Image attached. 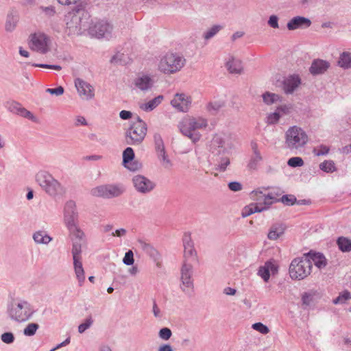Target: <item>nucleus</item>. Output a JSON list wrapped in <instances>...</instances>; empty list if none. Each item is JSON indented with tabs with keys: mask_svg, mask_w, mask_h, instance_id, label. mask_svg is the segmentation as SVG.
Wrapping results in <instances>:
<instances>
[{
	"mask_svg": "<svg viewBox=\"0 0 351 351\" xmlns=\"http://www.w3.org/2000/svg\"><path fill=\"white\" fill-rule=\"evenodd\" d=\"M339 249L343 252L351 251V240L344 237H340L337 240Z\"/></svg>",
	"mask_w": 351,
	"mask_h": 351,
	"instance_id": "nucleus-36",
	"label": "nucleus"
},
{
	"mask_svg": "<svg viewBox=\"0 0 351 351\" xmlns=\"http://www.w3.org/2000/svg\"><path fill=\"white\" fill-rule=\"evenodd\" d=\"M125 191L122 184H104L92 189L91 194L95 197L111 199L121 195Z\"/></svg>",
	"mask_w": 351,
	"mask_h": 351,
	"instance_id": "nucleus-9",
	"label": "nucleus"
},
{
	"mask_svg": "<svg viewBox=\"0 0 351 351\" xmlns=\"http://www.w3.org/2000/svg\"><path fill=\"white\" fill-rule=\"evenodd\" d=\"M193 265L191 263L184 262L181 268V289L186 294L191 295L193 292V280L192 279Z\"/></svg>",
	"mask_w": 351,
	"mask_h": 351,
	"instance_id": "nucleus-13",
	"label": "nucleus"
},
{
	"mask_svg": "<svg viewBox=\"0 0 351 351\" xmlns=\"http://www.w3.org/2000/svg\"><path fill=\"white\" fill-rule=\"evenodd\" d=\"M135 157L134 152L130 147H128L123 152V165L130 171H136L141 168V164L134 161Z\"/></svg>",
	"mask_w": 351,
	"mask_h": 351,
	"instance_id": "nucleus-17",
	"label": "nucleus"
},
{
	"mask_svg": "<svg viewBox=\"0 0 351 351\" xmlns=\"http://www.w3.org/2000/svg\"><path fill=\"white\" fill-rule=\"evenodd\" d=\"M130 125H132L137 127H143V128H147V123L139 117H136L135 121H132Z\"/></svg>",
	"mask_w": 351,
	"mask_h": 351,
	"instance_id": "nucleus-60",
	"label": "nucleus"
},
{
	"mask_svg": "<svg viewBox=\"0 0 351 351\" xmlns=\"http://www.w3.org/2000/svg\"><path fill=\"white\" fill-rule=\"evenodd\" d=\"M251 197L254 200L260 202L259 203L251 204L255 213H261L267 210L271 204L278 201L271 193L265 195L258 190L253 191L251 193Z\"/></svg>",
	"mask_w": 351,
	"mask_h": 351,
	"instance_id": "nucleus-11",
	"label": "nucleus"
},
{
	"mask_svg": "<svg viewBox=\"0 0 351 351\" xmlns=\"http://www.w3.org/2000/svg\"><path fill=\"white\" fill-rule=\"evenodd\" d=\"M268 25L274 29L278 28V17L276 15H271L268 20Z\"/></svg>",
	"mask_w": 351,
	"mask_h": 351,
	"instance_id": "nucleus-61",
	"label": "nucleus"
},
{
	"mask_svg": "<svg viewBox=\"0 0 351 351\" xmlns=\"http://www.w3.org/2000/svg\"><path fill=\"white\" fill-rule=\"evenodd\" d=\"M210 150L215 156L224 154L226 152V147L223 138L219 135H215L211 141Z\"/></svg>",
	"mask_w": 351,
	"mask_h": 351,
	"instance_id": "nucleus-22",
	"label": "nucleus"
},
{
	"mask_svg": "<svg viewBox=\"0 0 351 351\" xmlns=\"http://www.w3.org/2000/svg\"><path fill=\"white\" fill-rule=\"evenodd\" d=\"M184 57L177 53H167L162 56L158 64V69L165 75L180 71L185 65Z\"/></svg>",
	"mask_w": 351,
	"mask_h": 351,
	"instance_id": "nucleus-4",
	"label": "nucleus"
},
{
	"mask_svg": "<svg viewBox=\"0 0 351 351\" xmlns=\"http://www.w3.org/2000/svg\"><path fill=\"white\" fill-rule=\"evenodd\" d=\"M300 84L301 79L298 75H290L282 81V88L286 94H292Z\"/></svg>",
	"mask_w": 351,
	"mask_h": 351,
	"instance_id": "nucleus-19",
	"label": "nucleus"
},
{
	"mask_svg": "<svg viewBox=\"0 0 351 351\" xmlns=\"http://www.w3.org/2000/svg\"><path fill=\"white\" fill-rule=\"evenodd\" d=\"M49 40L45 34L35 33L31 36L29 45L32 49L44 54L49 51Z\"/></svg>",
	"mask_w": 351,
	"mask_h": 351,
	"instance_id": "nucleus-15",
	"label": "nucleus"
},
{
	"mask_svg": "<svg viewBox=\"0 0 351 351\" xmlns=\"http://www.w3.org/2000/svg\"><path fill=\"white\" fill-rule=\"evenodd\" d=\"M172 336V332L170 328L167 327H164L161 328L158 332V337L164 340L167 341L169 340Z\"/></svg>",
	"mask_w": 351,
	"mask_h": 351,
	"instance_id": "nucleus-49",
	"label": "nucleus"
},
{
	"mask_svg": "<svg viewBox=\"0 0 351 351\" xmlns=\"http://www.w3.org/2000/svg\"><path fill=\"white\" fill-rule=\"evenodd\" d=\"M267 265L261 266L258 270V275L260 276L265 282H267L270 277Z\"/></svg>",
	"mask_w": 351,
	"mask_h": 351,
	"instance_id": "nucleus-51",
	"label": "nucleus"
},
{
	"mask_svg": "<svg viewBox=\"0 0 351 351\" xmlns=\"http://www.w3.org/2000/svg\"><path fill=\"white\" fill-rule=\"evenodd\" d=\"M36 180L40 186L51 196H56L64 191L62 184L47 171H39L36 176Z\"/></svg>",
	"mask_w": 351,
	"mask_h": 351,
	"instance_id": "nucleus-8",
	"label": "nucleus"
},
{
	"mask_svg": "<svg viewBox=\"0 0 351 351\" xmlns=\"http://www.w3.org/2000/svg\"><path fill=\"white\" fill-rule=\"evenodd\" d=\"M75 273L78 280L79 285L82 286L85 280L84 271L82 266V260L73 261Z\"/></svg>",
	"mask_w": 351,
	"mask_h": 351,
	"instance_id": "nucleus-30",
	"label": "nucleus"
},
{
	"mask_svg": "<svg viewBox=\"0 0 351 351\" xmlns=\"http://www.w3.org/2000/svg\"><path fill=\"white\" fill-rule=\"evenodd\" d=\"M311 21L309 19L297 16L291 19L287 25L289 30H295L297 29H305L311 26Z\"/></svg>",
	"mask_w": 351,
	"mask_h": 351,
	"instance_id": "nucleus-23",
	"label": "nucleus"
},
{
	"mask_svg": "<svg viewBox=\"0 0 351 351\" xmlns=\"http://www.w3.org/2000/svg\"><path fill=\"white\" fill-rule=\"evenodd\" d=\"M163 95H158L148 102L141 106V108L146 112H150L156 108L163 100Z\"/></svg>",
	"mask_w": 351,
	"mask_h": 351,
	"instance_id": "nucleus-31",
	"label": "nucleus"
},
{
	"mask_svg": "<svg viewBox=\"0 0 351 351\" xmlns=\"http://www.w3.org/2000/svg\"><path fill=\"white\" fill-rule=\"evenodd\" d=\"M153 138L156 152L165 149L163 139L159 133L155 132L154 134Z\"/></svg>",
	"mask_w": 351,
	"mask_h": 351,
	"instance_id": "nucleus-40",
	"label": "nucleus"
},
{
	"mask_svg": "<svg viewBox=\"0 0 351 351\" xmlns=\"http://www.w3.org/2000/svg\"><path fill=\"white\" fill-rule=\"evenodd\" d=\"M330 151V148L324 145H321L317 147H314L313 149V153L317 156H325L328 154Z\"/></svg>",
	"mask_w": 351,
	"mask_h": 351,
	"instance_id": "nucleus-48",
	"label": "nucleus"
},
{
	"mask_svg": "<svg viewBox=\"0 0 351 351\" xmlns=\"http://www.w3.org/2000/svg\"><path fill=\"white\" fill-rule=\"evenodd\" d=\"M88 34L97 38L108 39L111 37L112 25L106 21H99L88 25Z\"/></svg>",
	"mask_w": 351,
	"mask_h": 351,
	"instance_id": "nucleus-12",
	"label": "nucleus"
},
{
	"mask_svg": "<svg viewBox=\"0 0 351 351\" xmlns=\"http://www.w3.org/2000/svg\"><path fill=\"white\" fill-rule=\"evenodd\" d=\"M252 328L260 332L263 335H266L269 332V328L261 322H257L252 324Z\"/></svg>",
	"mask_w": 351,
	"mask_h": 351,
	"instance_id": "nucleus-54",
	"label": "nucleus"
},
{
	"mask_svg": "<svg viewBox=\"0 0 351 351\" xmlns=\"http://www.w3.org/2000/svg\"><path fill=\"white\" fill-rule=\"evenodd\" d=\"M308 140L305 131L300 127H290L285 133V143L291 150H297L305 146Z\"/></svg>",
	"mask_w": 351,
	"mask_h": 351,
	"instance_id": "nucleus-7",
	"label": "nucleus"
},
{
	"mask_svg": "<svg viewBox=\"0 0 351 351\" xmlns=\"http://www.w3.org/2000/svg\"><path fill=\"white\" fill-rule=\"evenodd\" d=\"M16 21L14 19L13 16H8L6 23H5V30L7 32H12L16 27Z\"/></svg>",
	"mask_w": 351,
	"mask_h": 351,
	"instance_id": "nucleus-57",
	"label": "nucleus"
},
{
	"mask_svg": "<svg viewBox=\"0 0 351 351\" xmlns=\"http://www.w3.org/2000/svg\"><path fill=\"white\" fill-rule=\"evenodd\" d=\"M138 242L139 247L156 263L157 266H159L160 256L158 252L149 243H147L143 240H139Z\"/></svg>",
	"mask_w": 351,
	"mask_h": 351,
	"instance_id": "nucleus-25",
	"label": "nucleus"
},
{
	"mask_svg": "<svg viewBox=\"0 0 351 351\" xmlns=\"http://www.w3.org/2000/svg\"><path fill=\"white\" fill-rule=\"evenodd\" d=\"M305 256L319 269L324 268L327 265V260L322 253L313 252L311 250L310 252L305 253Z\"/></svg>",
	"mask_w": 351,
	"mask_h": 351,
	"instance_id": "nucleus-26",
	"label": "nucleus"
},
{
	"mask_svg": "<svg viewBox=\"0 0 351 351\" xmlns=\"http://www.w3.org/2000/svg\"><path fill=\"white\" fill-rule=\"evenodd\" d=\"M319 167L322 171L326 173H333L337 171L335 164L334 161L331 160H324L319 164Z\"/></svg>",
	"mask_w": 351,
	"mask_h": 351,
	"instance_id": "nucleus-38",
	"label": "nucleus"
},
{
	"mask_svg": "<svg viewBox=\"0 0 351 351\" xmlns=\"http://www.w3.org/2000/svg\"><path fill=\"white\" fill-rule=\"evenodd\" d=\"M14 335L11 332H6L1 335V340L6 344L12 343L14 341Z\"/></svg>",
	"mask_w": 351,
	"mask_h": 351,
	"instance_id": "nucleus-53",
	"label": "nucleus"
},
{
	"mask_svg": "<svg viewBox=\"0 0 351 351\" xmlns=\"http://www.w3.org/2000/svg\"><path fill=\"white\" fill-rule=\"evenodd\" d=\"M191 104V98L183 93L176 94L174 98L171 101V104L173 108L183 112H186L189 110Z\"/></svg>",
	"mask_w": 351,
	"mask_h": 351,
	"instance_id": "nucleus-18",
	"label": "nucleus"
},
{
	"mask_svg": "<svg viewBox=\"0 0 351 351\" xmlns=\"http://www.w3.org/2000/svg\"><path fill=\"white\" fill-rule=\"evenodd\" d=\"M285 229L286 226L282 223L273 224L268 232V239L270 240H276L284 234Z\"/></svg>",
	"mask_w": 351,
	"mask_h": 351,
	"instance_id": "nucleus-28",
	"label": "nucleus"
},
{
	"mask_svg": "<svg viewBox=\"0 0 351 351\" xmlns=\"http://www.w3.org/2000/svg\"><path fill=\"white\" fill-rule=\"evenodd\" d=\"M184 246V262L191 263L197 259V252L194 247L193 241L191 237V233L185 232L182 239Z\"/></svg>",
	"mask_w": 351,
	"mask_h": 351,
	"instance_id": "nucleus-16",
	"label": "nucleus"
},
{
	"mask_svg": "<svg viewBox=\"0 0 351 351\" xmlns=\"http://www.w3.org/2000/svg\"><path fill=\"white\" fill-rule=\"evenodd\" d=\"M39 328V325L37 323H29L23 329V335L27 337H32L34 335Z\"/></svg>",
	"mask_w": 351,
	"mask_h": 351,
	"instance_id": "nucleus-42",
	"label": "nucleus"
},
{
	"mask_svg": "<svg viewBox=\"0 0 351 351\" xmlns=\"http://www.w3.org/2000/svg\"><path fill=\"white\" fill-rule=\"evenodd\" d=\"M93 324V319L91 316H88L86 318L84 322L79 325L78 326V332L80 333L84 332L87 329H88L92 324Z\"/></svg>",
	"mask_w": 351,
	"mask_h": 351,
	"instance_id": "nucleus-45",
	"label": "nucleus"
},
{
	"mask_svg": "<svg viewBox=\"0 0 351 351\" xmlns=\"http://www.w3.org/2000/svg\"><path fill=\"white\" fill-rule=\"evenodd\" d=\"M330 67V63L328 61L316 59L314 60L309 68V72L313 75H317L324 73Z\"/></svg>",
	"mask_w": 351,
	"mask_h": 351,
	"instance_id": "nucleus-24",
	"label": "nucleus"
},
{
	"mask_svg": "<svg viewBox=\"0 0 351 351\" xmlns=\"http://www.w3.org/2000/svg\"><path fill=\"white\" fill-rule=\"evenodd\" d=\"M90 15L82 5H77L66 16L69 34L81 35L88 28Z\"/></svg>",
	"mask_w": 351,
	"mask_h": 351,
	"instance_id": "nucleus-1",
	"label": "nucleus"
},
{
	"mask_svg": "<svg viewBox=\"0 0 351 351\" xmlns=\"http://www.w3.org/2000/svg\"><path fill=\"white\" fill-rule=\"evenodd\" d=\"M73 240V247H72V255L73 260L75 261L82 260L81 253H82V241L83 240L84 237L80 239L79 238H76L75 237L71 236Z\"/></svg>",
	"mask_w": 351,
	"mask_h": 351,
	"instance_id": "nucleus-29",
	"label": "nucleus"
},
{
	"mask_svg": "<svg viewBox=\"0 0 351 351\" xmlns=\"http://www.w3.org/2000/svg\"><path fill=\"white\" fill-rule=\"evenodd\" d=\"M6 107L9 111L18 114L21 108V105L19 102L11 101L7 102Z\"/></svg>",
	"mask_w": 351,
	"mask_h": 351,
	"instance_id": "nucleus-50",
	"label": "nucleus"
},
{
	"mask_svg": "<svg viewBox=\"0 0 351 351\" xmlns=\"http://www.w3.org/2000/svg\"><path fill=\"white\" fill-rule=\"evenodd\" d=\"M18 114L24 118H27L29 120H32L33 121H35L36 119L35 116L30 111L27 110L26 108H25L22 106H21Z\"/></svg>",
	"mask_w": 351,
	"mask_h": 351,
	"instance_id": "nucleus-56",
	"label": "nucleus"
},
{
	"mask_svg": "<svg viewBox=\"0 0 351 351\" xmlns=\"http://www.w3.org/2000/svg\"><path fill=\"white\" fill-rule=\"evenodd\" d=\"M64 223L69 230L70 235L82 239L84 234L77 225L78 213L76 210L75 202L73 200L66 202L64 208Z\"/></svg>",
	"mask_w": 351,
	"mask_h": 351,
	"instance_id": "nucleus-5",
	"label": "nucleus"
},
{
	"mask_svg": "<svg viewBox=\"0 0 351 351\" xmlns=\"http://www.w3.org/2000/svg\"><path fill=\"white\" fill-rule=\"evenodd\" d=\"M64 89L62 86H60L55 88H47L46 92L51 95H55L56 96L62 95L64 93Z\"/></svg>",
	"mask_w": 351,
	"mask_h": 351,
	"instance_id": "nucleus-58",
	"label": "nucleus"
},
{
	"mask_svg": "<svg viewBox=\"0 0 351 351\" xmlns=\"http://www.w3.org/2000/svg\"><path fill=\"white\" fill-rule=\"evenodd\" d=\"M262 97L263 102L268 106L275 104L278 101H281V97L279 95L268 91L263 93L262 95Z\"/></svg>",
	"mask_w": 351,
	"mask_h": 351,
	"instance_id": "nucleus-35",
	"label": "nucleus"
},
{
	"mask_svg": "<svg viewBox=\"0 0 351 351\" xmlns=\"http://www.w3.org/2000/svg\"><path fill=\"white\" fill-rule=\"evenodd\" d=\"M263 160L261 152L252 153L247 167L250 169H256L259 163Z\"/></svg>",
	"mask_w": 351,
	"mask_h": 351,
	"instance_id": "nucleus-37",
	"label": "nucleus"
},
{
	"mask_svg": "<svg viewBox=\"0 0 351 351\" xmlns=\"http://www.w3.org/2000/svg\"><path fill=\"white\" fill-rule=\"evenodd\" d=\"M132 184L136 191L141 194H147L156 187V184L144 176L136 175L132 178Z\"/></svg>",
	"mask_w": 351,
	"mask_h": 351,
	"instance_id": "nucleus-14",
	"label": "nucleus"
},
{
	"mask_svg": "<svg viewBox=\"0 0 351 351\" xmlns=\"http://www.w3.org/2000/svg\"><path fill=\"white\" fill-rule=\"evenodd\" d=\"M255 213V212L253 210V208L251 204L245 206L241 213V216L243 217H247L252 214Z\"/></svg>",
	"mask_w": 351,
	"mask_h": 351,
	"instance_id": "nucleus-64",
	"label": "nucleus"
},
{
	"mask_svg": "<svg viewBox=\"0 0 351 351\" xmlns=\"http://www.w3.org/2000/svg\"><path fill=\"white\" fill-rule=\"evenodd\" d=\"M36 310L27 300L23 299H12L7 305L8 317L17 323H23L30 320Z\"/></svg>",
	"mask_w": 351,
	"mask_h": 351,
	"instance_id": "nucleus-2",
	"label": "nucleus"
},
{
	"mask_svg": "<svg viewBox=\"0 0 351 351\" xmlns=\"http://www.w3.org/2000/svg\"><path fill=\"white\" fill-rule=\"evenodd\" d=\"M287 165L291 167H299L304 165V160L300 157H292L288 160Z\"/></svg>",
	"mask_w": 351,
	"mask_h": 351,
	"instance_id": "nucleus-52",
	"label": "nucleus"
},
{
	"mask_svg": "<svg viewBox=\"0 0 351 351\" xmlns=\"http://www.w3.org/2000/svg\"><path fill=\"white\" fill-rule=\"evenodd\" d=\"M147 133V128L130 125L125 130V141L127 145L138 146L142 144Z\"/></svg>",
	"mask_w": 351,
	"mask_h": 351,
	"instance_id": "nucleus-10",
	"label": "nucleus"
},
{
	"mask_svg": "<svg viewBox=\"0 0 351 351\" xmlns=\"http://www.w3.org/2000/svg\"><path fill=\"white\" fill-rule=\"evenodd\" d=\"M75 85L81 97L86 99H90L94 97V89L88 83L82 80L77 79L75 81Z\"/></svg>",
	"mask_w": 351,
	"mask_h": 351,
	"instance_id": "nucleus-20",
	"label": "nucleus"
},
{
	"mask_svg": "<svg viewBox=\"0 0 351 351\" xmlns=\"http://www.w3.org/2000/svg\"><path fill=\"white\" fill-rule=\"evenodd\" d=\"M351 298V294L348 291H344L339 294L334 300L335 304L344 303L346 300Z\"/></svg>",
	"mask_w": 351,
	"mask_h": 351,
	"instance_id": "nucleus-46",
	"label": "nucleus"
},
{
	"mask_svg": "<svg viewBox=\"0 0 351 351\" xmlns=\"http://www.w3.org/2000/svg\"><path fill=\"white\" fill-rule=\"evenodd\" d=\"M154 84V79L149 75L142 74L136 77L134 80L135 87L142 91L150 90Z\"/></svg>",
	"mask_w": 351,
	"mask_h": 351,
	"instance_id": "nucleus-21",
	"label": "nucleus"
},
{
	"mask_svg": "<svg viewBox=\"0 0 351 351\" xmlns=\"http://www.w3.org/2000/svg\"><path fill=\"white\" fill-rule=\"evenodd\" d=\"M313 300V296L311 294L304 293L302 297V304L305 306H308L311 304Z\"/></svg>",
	"mask_w": 351,
	"mask_h": 351,
	"instance_id": "nucleus-63",
	"label": "nucleus"
},
{
	"mask_svg": "<svg viewBox=\"0 0 351 351\" xmlns=\"http://www.w3.org/2000/svg\"><path fill=\"white\" fill-rule=\"evenodd\" d=\"M280 117L281 114L276 110L275 112L267 114V123L269 125H274L278 122Z\"/></svg>",
	"mask_w": 351,
	"mask_h": 351,
	"instance_id": "nucleus-47",
	"label": "nucleus"
},
{
	"mask_svg": "<svg viewBox=\"0 0 351 351\" xmlns=\"http://www.w3.org/2000/svg\"><path fill=\"white\" fill-rule=\"evenodd\" d=\"M223 29V26L221 25H215L205 32L203 34V38L205 40H209L214 37L220 30Z\"/></svg>",
	"mask_w": 351,
	"mask_h": 351,
	"instance_id": "nucleus-39",
	"label": "nucleus"
},
{
	"mask_svg": "<svg viewBox=\"0 0 351 351\" xmlns=\"http://www.w3.org/2000/svg\"><path fill=\"white\" fill-rule=\"evenodd\" d=\"M219 155V156H216L217 164L215 165V169L223 172L226 170L227 167L230 165V158L227 156Z\"/></svg>",
	"mask_w": 351,
	"mask_h": 351,
	"instance_id": "nucleus-34",
	"label": "nucleus"
},
{
	"mask_svg": "<svg viewBox=\"0 0 351 351\" xmlns=\"http://www.w3.org/2000/svg\"><path fill=\"white\" fill-rule=\"evenodd\" d=\"M338 65L343 69H351V53L344 51L339 56Z\"/></svg>",
	"mask_w": 351,
	"mask_h": 351,
	"instance_id": "nucleus-33",
	"label": "nucleus"
},
{
	"mask_svg": "<svg viewBox=\"0 0 351 351\" xmlns=\"http://www.w3.org/2000/svg\"><path fill=\"white\" fill-rule=\"evenodd\" d=\"M158 159L161 161L165 168L169 169L172 167V162L169 159L165 149L156 152Z\"/></svg>",
	"mask_w": 351,
	"mask_h": 351,
	"instance_id": "nucleus-41",
	"label": "nucleus"
},
{
	"mask_svg": "<svg viewBox=\"0 0 351 351\" xmlns=\"http://www.w3.org/2000/svg\"><path fill=\"white\" fill-rule=\"evenodd\" d=\"M312 267L311 260L304 254L302 257H297L291 261L289 269L290 277L293 280H303L311 274Z\"/></svg>",
	"mask_w": 351,
	"mask_h": 351,
	"instance_id": "nucleus-6",
	"label": "nucleus"
},
{
	"mask_svg": "<svg viewBox=\"0 0 351 351\" xmlns=\"http://www.w3.org/2000/svg\"><path fill=\"white\" fill-rule=\"evenodd\" d=\"M33 239L37 244H48L52 238L45 231H37L33 234Z\"/></svg>",
	"mask_w": 351,
	"mask_h": 351,
	"instance_id": "nucleus-32",
	"label": "nucleus"
},
{
	"mask_svg": "<svg viewBox=\"0 0 351 351\" xmlns=\"http://www.w3.org/2000/svg\"><path fill=\"white\" fill-rule=\"evenodd\" d=\"M291 109V106L289 105H282L276 108V111L278 112L279 114L282 115L288 114L290 113V110Z\"/></svg>",
	"mask_w": 351,
	"mask_h": 351,
	"instance_id": "nucleus-59",
	"label": "nucleus"
},
{
	"mask_svg": "<svg viewBox=\"0 0 351 351\" xmlns=\"http://www.w3.org/2000/svg\"><path fill=\"white\" fill-rule=\"evenodd\" d=\"M134 254L133 252L130 250L125 254L123 258V263L126 265H132L134 264Z\"/></svg>",
	"mask_w": 351,
	"mask_h": 351,
	"instance_id": "nucleus-55",
	"label": "nucleus"
},
{
	"mask_svg": "<svg viewBox=\"0 0 351 351\" xmlns=\"http://www.w3.org/2000/svg\"><path fill=\"white\" fill-rule=\"evenodd\" d=\"M207 121L203 118L184 117L178 125L181 133L189 138L193 143L199 141L201 134L197 130L205 128L207 126Z\"/></svg>",
	"mask_w": 351,
	"mask_h": 351,
	"instance_id": "nucleus-3",
	"label": "nucleus"
},
{
	"mask_svg": "<svg viewBox=\"0 0 351 351\" xmlns=\"http://www.w3.org/2000/svg\"><path fill=\"white\" fill-rule=\"evenodd\" d=\"M228 71L232 74H241L243 71L242 62L240 60L236 59L233 56H230L226 63Z\"/></svg>",
	"mask_w": 351,
	"mask_h": 351,
	"instance_id": "nucleus-27",
	"label": "nucleus"
},
{
	"mask_svg": "<svg viewBox=\"0 0 351 351\" xmlns=\"http://www.w3.org/2000/svg\"><path fill=\"white\" fill-rule=\"evenodd\" d=\"M224 106L223 101H218L210 102L207 106V110L213 114H215Z\"/></svg>",
	"mask_w": 351,
	"mask_h": 351,
	"instance_id": "nucleus-43",
	"label": "nucleus"
},
{
	"mask_svg": "<svg viewBox=\"0 0 351 351\" xmlns=\"http://www.w3.org/2000/svg\"><path fill=\"white\" fill-rule=\"evenodd\" d=\"M277 200L287 206H292L297 202V199L293 195H283L280 199H277Z\"/></svg>",
	"mask_w": 351,
	"mask_h": 351,
	"instance_id": "nucleus-44",
	"label": "nucleus"
},
{
	"mask_svg": "<svg viewBox=\"0 0 351 351\" xmlns=\"http://www.w3.org/2000/svg\"><path fill=\"white\" fill-rule=\"evenodd\" d=\"M228 188L232 191H239L242 189V184L239 182H230L228 183Z\"/></svg>",
	"mask_w": 351,
	"mask_h": 351,
	"instance_id": "nucleus-62",
	"label": "nucleus"
}]
</instances>
